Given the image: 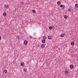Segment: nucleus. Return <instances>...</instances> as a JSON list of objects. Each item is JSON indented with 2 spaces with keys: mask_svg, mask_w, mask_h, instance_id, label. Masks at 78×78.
<instances>
[{
  "mask_svg": "<svg viewBox=\"0 0 78 78\" xmlns=\"http://www.w3.org/2000/svg\"><path fill=\"white\" fill-rule=\"evenodd\" d=\"M24 44L25 45H27L28 44V41L27 40L25 41H24Z\"/></svg>",
  "mask_w": 78,
  "mask_h": 78,
  "instance_id": "nucleus-1",
  "label": "nucleus"
},
{
  "mask_svg": "<svg viewBox=\"0 0 78 78\" xmlns=\"http://www.w3.org/2000/svg\"><path fill=\"white\" fill-rule=\"evenodd\" d=\"M21 66H22L23 67L24 66H25V63H24V62H23L21 63Z\"/></svg>",
  "mask_w": 78,
  "mask_h": 78,
  "instance_id": "nucleus-2",
  "label": "nucleus"
},
{
  "mask_svg": "<svg viewBox=\"0 0 78 78\" xmlns=\"http://www.w3.org/2000/svg\"><path fill=\"white\" fill-rule=\"evenodd\" d=\"M74 67L73 65H70V67L71 69H73Z\"/></svg>",
  "mask_w": 78,
  "mask_h": 78,
  "instance_id": "nucleus-3",
  "label": "nucleus"
},
{
  "mask_svg": "<svg viewBox=\"0 0 78 78\" xmlns=\"http://www.w3.org/2000/svg\"><path fill=\"white\" fill-rule=\"evenodd\" d=\"M71 45H74V44H75V43H74V42L72 41L71 43Z\"/></svg>",
  "mask_w": 78,
  "mask_h": 78,
  "instance_id": "nucleus-4",
  "label": "nucleus"
},
{
  "mask_svg": "<svg viewBox=\"0 0 78 78\" xmlns=\"http://www.w3.org/2000/svg\"><path fill=\"white\" fill-rule=\"evenodd\" d=\"M42 43H43V44H44L45 42V39H43L42 41Z\"/></svg>",
  "mask_w": 78,
  "mask_h": 78,
  "instance_id": "nucleus-5",
  "label": "nucleus"
},
{
  "mask_svg": "<svg viewBox=\"0 0 78 78\" xmlns=\"http://www.w3.org/2000/svg\"><path fill=\"white\" fill-rule=\"evenodd\" d=\"M41 47L42 48H44L45 47V44H42L41 45Z\"/></svg>",
  "mask_w": 78,
  "mask_h": 78,
  "instance_id": "nucleus-6",
  "label": "nucleus"
},
{
  "mask_svg": "<svg viewBox=\"0 0 78 78\" xmlns=\"http://www.w3.org/2000/svg\"><path fill=\"white\" fill-rule=\"evenodd\" d=\"M64 19H67V17H68V16L67 15H65L64 16Z\"/></svg>",
  "mask_w": 78,
  "mask_h": 78,
  "instance_id": "nucleus-7",
  "label": "nucleus"
},
{
  "mask_svg": "<svg viewBox=\"0 0 78 78\" xmlns=\"http://www.w3.org/2000/svg\"><path fill=\"white\" fill-rule=\"evenodd\" d=\"M75 7L76 8H78V4H76L75 5Z\"/></svg>",
  "mask_w": 78,
  "mask_h": 78,
  "instance_id": "nucleus-8",
  "label": "nucleus"
},
{
  "mask_svg": "<svg viewBox=\"0 0 78 78\" xmlns=\"http://www.w3.org/2000/svg\"><path fill=\"white\" fill-rule=\"evenodd\" d=\"M32 12H33V13H34H34H36V10H32Z\"/></svg>",
  "mask_w": 78,
  "mask_h": 78,
  "instance_id": "nucleus-9",
  "label": "nucleus"
},
{
  "mask_svg": "<svg viewBox=\"0 0 78 78\" xmlns=\"http://www.w3.org/2000/svg\"><path fill=\"white\" fill-rule=\"evenodd\" d=\"M3 16H4V17H5V16H6V12H4L3 14Z\"/></svg>",
  "mask_w": 78,
  "mask_h": 78,
  "instance_id": "nucleus-10",
  "label": "nucleus"
},
{
  "mask_svg": "<svg viewBox=\"0 0 78 78\" xmlns=\"http://www.w3.org/2000/svg\"><path fill=\"white\" fill-rule=\"evenodd\" d=\"M48 39H51V36H48Z\"/></svg>",
  "mask_w": 78,
  "mask_h": 78,
  "instance_id": "nucleus-11",
  "label": "nucleus"
},
{
  "mask_svg": "<svg viewBox=\"0 0 78 78\" xmlns=\"http://www.w3.org/2000/svg\"><path fill=\"white\" fill-rule=\"evenodd\" d=\"M57 5H60V4H61V2H60V1H58L57 2Z\"/></svg>",
  "mask_w": 78,
  "mask_h": 78,
  "instance_id": "nucleus-12",
  "label": "nucleus"
},
{
  "mask_svg": "<svg viewBox=\"0 0 78 78\" xmlns=\"http://www.w3.org/2000/svg\"><path fill=\"white\" fill-rule=\"evenodd\" d=\"M65 74L68 75V73H69V72H68L67 71H65Z\"/></svg>",
  "mask_w": 78,
  "mask_h": 78,
  "instance_id": "nucleus-13",
  "label": "nucleus"
},
{
  "mask_svg": "<svg viewBox=\"0 0 78 78\" xmlns=\"http://www.w3.org/2000/svg\"><path fill=\"white\" fill-rule=\"evenodd\" d=\"M68 11L70 12H71L72 11V9L71 8H69L68 9Z\"/></svg>",
  "mask_w": 78,
  "mask_h": 78,
  "instance_id": "nucleus-14",
  "label": "nucleus"
},
{
  "mask_svg": "<svg viewBox=\"0 0 78 78\" xmlns=\"http://www.w3.org/2000/svg\"><path fill=\"white\" fill-rule=\"evenodd\" d=\"M66 8V6L65 5H63V8L62 9H64L65 8Z\"/></svg>",
  "mask_w": 78,
  "mask_h": 78,
  "instance_id": "nucleus-15",
  "label": "nucleus"
},
{
  "mask_svg": "<svg viewBox=\"0 0 78 78\" xmlns=\"http://www.w3.org/2000/svg\"><path fill=\"white\" fill-rule=\"evenodd\" d=\"M24 72H27V69H24Z\"/></svg>",
  "mask_w": 78,
  "mask_h": 78,
  "instance_id": "nucleus-16",
  "label": "nucleus"
},
{
  "mask_svg": "<svg viewBox=\"0 0 78 78\" xmlns=\"http://www.w3.org/2000/svg\"><path fill=\"white\" fill-rule=\"evenodd\" d=\"M43 39H44V40H46V39H47V37H46V36H44L43 37Z\"/></svg>",
  "mask_w": 78,
  "mask_h": 78,
  "instance_id": "nucleus-17",
  "label": "nucleus"
},
{
  "mask_svg": "<svg viewBox=\"0 0 78 78\" xmlns=\"http://www.w3.org/2000/svg\"><path fill=\"white\" fill-rule=\"evenodd\" d=\"M64 34H62L60 35V37H64Z\"/></svg>",
  "mask_w": 78,
  "mask_h": 78,
  "instance_id": "nucleus-18",
  "label": "nucleus"
},
{
  "mask_svg": "<svg viewBox=\"0 0 78 78\" xmlns=\"http://www.w3.org/2000/svg\"><path fill=\"white\" fill-rule=\"evenodd\" d=\"M49 30H51V29H52V27L50 26L49 27Z\"/></svg>",
  "mask_w": 78,
  "mask_h": 78,
  "instance_id": "nucleus-19",
  "label": "nucleus"
},
{
  "mask_svg": "<svg viewBox=\"0 0 78 78\" xmlns=\"http://www.w3.org/2000/svg\"><path fill=\"white\" fill-rule=\"evenodd\" d=\"M4 72L5 73H7V70H4Z\"/></svg>",
  "mask_w": 78,
  "mask_h": 78,
  "instance_id": "nucleus-20",
  "label": "nucleus"
},
{
  "mask_svg": "<svg viewBox=\"0 0 78 78\" xmlns=\"http://www.w3.org/2000/svg\"><path fill=\"white\" fill-rule=\"evenodd\" d=\"M63 5H60V8H62V7H63Z\"/></svg>",
  "mask_w": 78,
  "mask_h": 78,
  "instance_id": "nucleus-21",
  "label": "nucleus"
},
{
  "mask_svg": "<svg viewBox=\"0 0 78 78\" xmlns=\"http://www.w3.org/2000/svg\"><path fill=\"white\" fill-rule=\"evenodd\" d=\"M5 8H7L8 7V5H5Z\"/></svg>",
  "mask_w": 78,
  "mask_h": 78,
  "instance_id": "nucleus-22",
  "label": "nucleus"
},
{
  "mask_svg": "<svg viewBox=\"0 0 78 78\" xmlns=\"http://www.w3.org/2000/svg\"><path fill=\"white\" fill-rule=\"evenodd\" d=\"M52 29H53V30H54V29H55V27L53 26L52 27Z\"/></svg>",
  "mask_w": 78,
  "mask_h": 78,
  "instance_id": "nucleus-23",
  "label": "nucleus"
},
{
  "mask_svg": "<svg viewBox=\"0 0 78 78\" xmlns=\"http://www.w3.org/2000/svg\"><path fill=\"white\" fill-rule=\"evenodd\" d=\"M17 37L18 38V39H19V37L18 36H17Z\"/></svg>",
  "mask_w": 78,
  "mask_h": 78,
  "instance_id": "nucleus-24",
  "label": "nucleus"
},
{
  "mask_svg": "<svg viewBox=\"0 0 78 78\" xmlns=\"http://www.w3.org/2000/svg\"><path fill=\"white\" fill-rule=\"evenodd\" d=\"M30 38H31H31H32V37H31V36H30Z\"/></svg>",
  "mask_w": 78,
  "mask_h": 78,
  "instance_id": "nucleus-25",
  "label": "nucleus"
},
{
  "mask_svg": "<svg viewBox=\"0 0 78 78\" xmlns=\"http://www.w3.org/2000/svg\"><path fill=\"white\" fill-rule=\"evenodd\" d=\"M1 39H2V38L0 36V40H1Z\"/></svg>",
  "mask_w": 78,
  "mask_h": 78,
  "instance_id": "nucleus-26",
  "label": "nucleus"
},
{
  "mask_svg": "<svg viewBox=\"0 0 78 78\" xmlns=\"http://www.w3.org/2000/svg\"><path fill=\"white\" fill-rule=\"evenodd\" d=\"M22 5H23V2H22Z\"/></svg>",
  "mask_w": 78,
  "mask_h": 78,
  "instance_id": "nucleus-27",
  "label": "nucleus"
},
{
  "mask_svg": "<svg viewBox=\"0 0 78 78\" xmlns=\"http://www.w3.org/2000/svg\"><path fill=\"white\" fill-rule=\"evenodd\" d=\"M28 64V62H27V64Z\"/></svg>",
  "mask_w": 78,
  "mask_h": 78,
  "instance_id": "nucleus-28",
  "label": "nucleus"
},
{
  "mask_svg": "<svg viewBox=\"0 0 78 78\" xmlns=\"http://www.w3.org/2000/svg\"><path fill=\"white\" fill-rule=\"evenodd\" d=\"M0 22H1V21H0Z\"/></svg>",
  "mask_w": 78,
  "mask_h": 78,
  "instance_id": "nucleus-29",
  "label": "nucleus"
}]
</instances>
